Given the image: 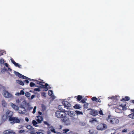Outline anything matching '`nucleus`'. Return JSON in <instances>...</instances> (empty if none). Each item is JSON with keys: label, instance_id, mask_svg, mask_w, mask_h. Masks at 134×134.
<instances>
[{"label": "nucleus", "instance_id": "13", "mask_svg": "<svg viewBox=\"0 0 134 134\" xmlns=\"http://www.w3.org/2000/svg\"><path fill=\"white\" fill-rule=\"evenodd\" d=\"M38 113L39 115L36 117V119L38 123H40L42 121V116H40L41 115L42 113L40 111H38Z\"/></svg>", "mask_w": 134, "mask_h": 134}, {"label": "nucleus", "instance_id": "7", "mask_svg": "<svg viewBox=\"0 0 134 134\" xmlns=\"http://www.w3.org/2000/svg\"><path fill=\"white\" fill-rule=\"evenodd\" d=\"M62 104L64 106V109L70 110L69 108L71 107L70 103L68 102L63 101L62 102Z\"/></svg>", "mask_w": 134, "mask_h": 134}, {"label": "nucleus", "instance_id": "29", "mask_svg": "<svg viewBox=\"0 0 134 134\" xmlns=\"http://www.w3.org/2000/svg\"><path fill=\"white\" fill-rule=\"evenodd\" d=\"M128 117L134 119V113H132L128 116Z\"/></svg>", "mask_w": 134, "mask_h": 134}, {"label": "nucleus", "instance_id": "19", "mask_svg": "<svg viewBox=\"0 0 134 134\" xmlns=\"http://www.w3.org/2000/svg\"><path fill=\"white\" fill-rule=\"evenodd\" d=\"M74 108L76 109H79L81 108V106L78 104H76L74 106Z\"/></svg>", "mask_w": 134, "mask_h": 134}, {"label": "nucleus", "instance_id": "20", "mask_svg": "<svg viewBox=\"0 0 134 134\" xmlns=\"http://www.w3.org/2000/svg\"><path fill=\"white\" fill-rule=\"evenodd\" d=\"M10 105L12 107V108H13L14 109L17 110V109L18 107L16 105L13 104V103H11L10 104Z\"/></svg>", "mask_w": 134, "mask_h": 134}, {"label": "nucleus", "instance_id": "30", "mask_svg": "<svg viewBox=\"0 0 134 134\" xmlns=\"http://www.w3.org/2000/svg\"><path fill=\"white\" fill-rule=\"evenodd\" d=\"M130 100V98L127 96H126L124 98L122 99V101H124L125 100L127 101Z\"/></svg>", "mask_w": 134, "mask_h": 134}, {"label": "nucleus", "instance_id": "40", "mask_svg": "<svg viewBox=\"0 0 134 134\" xmlns=\"http://www.w3.org/2000/svg\"><path fill=\"white\" fill-rule=\"evenodd\" d=\"M43 122L45 124L47 125L48 127L50 125L48 123L47 121H44Z\"/></svg>", "mask_w": 134, "mask_h": 134}, {"label": "nucleus", "instance_id": "10", "mask_svg": "<svg viewBox=\"0 0 134 134\" xmlns=\"http://www.w3.org/2000/svg\"><path fill=\"white\" fill-rule=\"evenodd\" d=\"M42 80V91H47L48 89L51 88V87L48 84L46 83L44 85H43V84L44 83V82Z\"/></svg>", "mask_w": 134, "mask_h": 134}, {"label": "nucleus", "instance_id": "23", "mask_svg": "<svg viewBox=\"0 0 134 134\" xmlns=\"http://www.w3.org/2000/svg\"><path fill=\"white\" fill-rule=\"evenodd\" d=\"M118 97L117 96H112L110 97H108V98H110L112 99H113L114 101H116L117 100V98Z\"/></svg>", "mask_w": 134, "mask_h": 134}, {"label": "nucleus", "instance_id": "21", "mask_svg": "<svg viewBox=\"0 0 134 134\" xmlns=\"http://www.w3.org/2000/svg\"><path fill=\"white\" fill-rule=\"evenodd\" d=\"M92 100L93 101H95L96 102H100L99 101V99H98L96 98V97H94L92 98Z\"/></svg>", "mask_w": 134, "mask_h": 134}, {"label": "nucleus", "instance_id": "58", "mask_svg": "<svg viewBox=\"0 0 134 134\" xmlns=\"http://www.w3.org/2000/svg\"><path fill=\"white\" fill-rule=\"evenodd\" d=\"M42 96L45 97L46 96V93L44 92H42Z\"/></svg>", "mask_w": 134, "mask_h": 134}, {"label": "nucleus", "instance_id": "24", "mask_svg": "<svg viewBox=\"0 0 134 134\" xmlns=\"http://www.w3.org/2000/svg\"><path fill=\"white\" fill-rule=\"evenodd\" d=\"M76 113V115L77 114L78 115H82L83 114V113L82 111H80L78 110H76L75 111Z\"/></svg>", "mask_w": 134, "mask_h": 134}, {"label": "nucleus", "instance_id": "6", "mask_svg": "<svg viewBox=\"0 0 134 134\" xmlns=\"http://www.w3.org/2000/svg\"><path fill=\"white\" fill-rule=\"evenodd\" d=\"M107 127V125L105 124H101L97 126V129L99 130L102 131L106 129Z\"/></svg>", "mask_w": 134, "mask_h": 134}, {"label": "nucleus", "instance_id": "64", "mask_svg": "<svg viewBox=\"0 0 134 134\" xmlns=\"http://www.w3.org/2000/svg\"><path fill=\"white\" fill-rule=\"evenodd\" d=\"M8 70H9L10 71H12V69H10V68H8Z\"/></svg>", "mask_w": 134, "mask_h": 134}, {"label": "nucleus", "instance_id": "63", "mask_svg": "<svg viewBox=\"0 0 134 134\" xmlns=\"http://www.w3.org/2000/svg\"><path fill=\"white\" fill-rule=\"evenodd\" d=\"M4 65H5V66L6 67H8V64L7 63H5L4 64Z\"/></svg>", "mask_w": 134, "mask_h": 134}, {"label": "nucleus", "instance_id": "4", "mask_svg": "<svg viewBox=\"0 0 134 134\" xmlns=\"http://www.w3.org/2000/svg\"><path fill=\"white\" fill-rule=\"evenodd\" d=\"M64 111L65 112H67V114L68 115L72 118L71 119L72 120H73L74 119H76L74 118V117L76 115L75 111H70L69 110H67V109L65 110V109H64Z\"/></svg>", "mask_w": 134, "mask_h": 134}, {"label": "nucleus", "instance_id": "44", "mask_svg": "<svg viewBox=\"0 0 134 134\" xmlns=\"http://www.w3.org/2000/svg\"><path fill=\"white\" fill-rule=\"evenodd\" d=\"M36 106H35L33 109V110L32 111V113L34 114L35 113L36 111Z\"/></svg>", "mask_w": 134, "mask_h": 134}, {"label": "nucleus", "instance_id": "14", "mask_svg": "<svg viewBox=\"0 0 134 134\" xmlns=\"http://www.w3.org/2000/svg\"><path fill=\"white\" fill-rule=\"evenodd\" d=\"M48 94L49 96H51L53 99H54L55 98V96L53 95L54 94L53 91L52 90H49L48 91Z\"/></svg>", "mask_w": 134, "mask_h": 134}, {"label": "nucleus", "instance_id": "33", "mask_svg": "<svg viewBox=\"0 0 134 134\" xmlns=\"http://www.w3.org/2000/svg\"><path fill=\"white\" fill-rule=\"evenodd\" d=\"M32 123L33 125L35 126L36 127L37 126L36 125L37 124V123L36 121L34 120H33L32 121Z\"/></svg>", "mask_w": 134, "mask_h": 134}, {"label": "nucleus", "instance_id": "31", "mask_svg": "<svg viewBox=\"0 0 134 134\" xmlns=\"http://www.w3.org/2000/svg\"><path fill=\"white\" fill-rule=\"evenodd\" d=\"M14 65L16 67H18L19 68H22V66L21 65H19L18 63H16V64H14Z\"/></svg>", "mask_w": 134, "mask_h": 134}, {"label": "nucleus", "instance_id": "54", "mask_svg": "<svg viewBox=\"0 0 134 134\" xmlns=\"http://www.w3.org/2000/svg\"><path fill=\"white\" fill-rule=\"evenodd\" d=\"M134 133V130L132 131H130L129 133V134H133Z\"/></svg>", "mask_w": 134, "mask_h": 134}, {"label": "nucleus", "instance_id": "1", "mask_svg": "<svg viewBox=\"0 0 134 134\" xmlns=\"http://www.w3.org/2000/svg\"><path fill=\"white\" fill-rule=\"evenodd\" d=\"M106 119L108 122L113 124H117L119 122L118 119L112 117L110 115L108 116V117Z\"/></svg>", "mask_w": 134, "mask_h": 134}, {"label": "nucleus", "instance_id": "61", "mask_svg": "<svg viewBox=\"0 0 134 134\" xmlns=\"http://www.w3.org/2000/svg\"><path fill=\"white\" fill-rule=\"evenodd\" d=\"M24 82H25L26 83H28L29 82V81L26 80H25L24 81Z\"/></svg>", "mask_w": 134, "mask_h": 134}, {"label": "nucleus", "instance_id": "26", "mask_svg": "<svg viewBox=\"0 0 134 134\" xmlns=\"http://www.w3.org/2000/svg\"><path fill=\"white\" fill-rule=\"evenodd\" d=\"M2 105L4 107H6L7 106V104L5 101L3 100L2 101Z\"/></svg>", "mask_w": 134, "mask_h": 134}, {"label": "nucleus", "instance_id": "62", "mask_svg": "<svg viewBox=\"0 0 134 134\" xmlns=\"http://www.w3.org/2000/svg\"><path fill=\"white\" fill-rule=\"evenodd\" d=\"M64 130L65 131L64 132L65 133H66L67 132L69 131V129H66L65 130Z\"/></svg>", "mask_w": 134, "mask_h": 134}, {"label": "nucleus", "instance_id": "8", "mask_svg": "<svg viewBox=\"0 0 134 134\" xmlns=\"http://www.w3.org/2000/svg\"><path fill=\"white\" fill-rule=\"evenodd\" d=\"M17 111L20 114H25L27 112L25 108L23 106L18 107Z\"/></svg>", "mask_w": 134, "mask_h": 134}, {"label": "nucleus", "instance_id": "3", "mask_svg": "<svg viewBox=\"0 0 134 134\" xmlns=\"http://www.w3.org/2000/svg\"><path fill=\"white\" fill-rule=\"evenodd\" d=\"M66 114L65 113L60 111H57L55 114V116L58 118H64L66 116Z\"/></svg>", "mask_w": 134, "mask_h": 134}, {"label": "nucleus", "instance_id": "51", "mask_svg": "<svg viewBox=\"0 0 134 134\" xmlns=\"http://www.w3.org/2000/svg\"><path fill=\"white\" fill-rule=\"evenodd\" d=\"M79 124L80 125H85V123L84 122H80L79 123Z\"/></svg>", "mask_w": 134, "mask_h": 134}, {"label": "nucleus", "instance_id": "53", "mask_svg": "<svg viewBox=\"0 0 134 134\" xmlns=\"http://www.w3.org/2000/svg\"><path fill=\"white\" fill-rule=\"evenodd\" d=\"M99 113L100 115H103V112H102V111L101 110H100L99 111Z\"/></svg>", "mask_w": 134, "mask_h": 134}, {"label": "nucleus", "instance_id": "32", "mask_svg": "<svg viewBox=\"0 0 134 134\" xmlns=\"http://www.w3.org/2000/svg\"><path fill=\"white\" fill-rule=\"evenodd\" d=\"M26 127L28 129L30 130L33 128V127L32 126L29 125H26Z\"/></svg>", "mask_w": 134, "mask_h": 134}, {"label": "nucleus", "instance_id": "56", "mask_svg": "<svg viewBox=\"0 0 134 134\" xmlns=\"http://www.w3.org/2000/svg\"><path fill=\"white\" fill-rule=\"evenodd\" d=\"M122 132H127V129H124V130H123L122 131Z\"/></svg>", "mask_w": 134, "mask_h": 134}, {"label": "nucleus", "instance_id": "17", "mask_svg": "<svg viewBox=\"0 0 134 134\" xmlns=\"http://www.w3.org/2000/svg\"><path fill=\"white\" fill-rule=\"evenodd\" d=\"M89 132L90 134H97L98 132L96 130H90L89 131Z\"/></svg>", "mask_w": 134, "mask_h": 134}, {"label": "nucleus", "instance_id": "47", "mask_svg": "<svg viewBox=\"0 0 134 134\" xmlns=\"http://www.w3.org/2000/svg\"><path fill=\"white\" fill-rule=\"evenodd\" d=\"M10 60L12 62L13 64H14V63L15 64H16V62H15L14 61V60H13V59L12 58H11V59H10Z\"/></svg>", "mask_w": 134, "mask_h": 134}, {"label": "nucleus", "instance_id": "5", "mask_svg": "<svg viewBox=\"0 0 134 134\" xmlns=\"http://www.w3.org/2000/svg\"><path fill=\"white\" fill-rule=\"evenodd\" d=\"M13 112L10 110H8L6 113V116L3 115L2 117V120L3 122L6 121V118L9 117V118L10 117H13L12 116L13 115Z\"/></svg>", "mask_w": 134, "mask_h": 134}, {"label": "nucleus", "instance_id": "49", "mask_svg": "<svg viewBox=\"0 0 134 134\" xmlns=\"http://www.w3.org/2000/svg\"><path fill=\"white\" fill-rule=\"evenodd\" d=\"M34 91H40L39 88H35L34 89Z\"/></svg>", "mask_w": 134, "mask_h": 134}, {"label": "nucleus", "instance_id": "60", "mask_svg": "<svg viewBox=\"0 0 134 134\" xmlns=\"http://www.w3.org/2000/svg\"><path fill=\"white\" fill-rule=\"evenodd\" d=\"M35 133L36 134H42V132H35Z\"/></svg>", "mask_w": 134, "mask_h": 134}, {"label": "nucleus", "instance_id": "28", "mask_svg": "<svg viewBox=\"0 0 134 134\" xmlns=\"http://www.w3.org/2000/svg\"><path fill=\"white\" fill-rule=\"evenodd\" d=\"M49 129L51 130V131L52 132L54 133H56V132L55 131V129L53 127L51 126L49 127Z\"/></svg>", "mask_w": 134, "mask_h": 134}, {"label": "nucleus", "instance_id": "36", "mask_svg": "<svg viewBox=\"0 0 134 134\" xmlns=\"http://www.w3.org/2000/svg\"><path fill=\"white\" fill-rule=\"evenodd\" d=\"M125 105H122V104H121L120 106V107H122V109L123 110H125L126 109V107H125Z\"/></svg>", "mask_w": 134, "mask_h": 134}, {"label": "nucleus", "instance_id": "22", "mask_svg": "<svg viewBox=\"0 0 134 134\" xmlns=\"http://www.w3.org/2000/svg\"><path fill=\"white\" fill-rule=\"evenodd\" d=\"M16 82L22 86H23L24 85V83L23 81L19 80H16Z\"/></svg>", "mask_w": 134, "mask_h": 134}, {"label": "nucleus", "instance_id": "34", "mask_svg": "<svg viewBox=\"0 0 134 134\" xmlns=\"http://www.w3.org/2000/svg\"><path fill=\"white\" fill-rule=\"evenodd\" d=\"M0 62L1 66H2L3 65L4 63V60L3 59H2L0 60Z\"/></svg>", "mask_w": 134, "mask_h": 134}, {"label": "nucleus", "instance_id": "41", "mask_svg": "<svg viewBox=\"0 0 134 134\" xmlns=\"http://www.w3.org/2000/svg\"><path fill=\"white\" fill-rule=\"evenodd\" d=\"M42 111H45L46 110V108L45 106L42 105Z\"/></svg>", "mask_w": 134, "mask_h": 134}, {"label": "nucleus", "instance_id": "2", "mask_svg": "<svg viewBox=\"0 0 134 134\" xmlns=\"http://www.w3.org/2000/svg\"><path fill=\"white\" fill-rule=\"evenodd\" d=\"M9 120L10 121V123L13 125L15 123H20L21 119L17 117H10L9 118Z\"/></svg>", "mask_w": 134, "mask_h": 134}, {"label": "nucleus", "instance_id": "45", "mask_svg": "<svg viewBox=\"0 0 134 134\" xmlns=\"http://www.w3.org/2000/svg\"><path fill=\"white\" fill-rule=\"evenodd\" d=\"M21 99H16V102L17 103H19L21 102Z\"/></svg>", "mask_w": 134, "mask_h": 134}, {"label": "nucleus", "instance_id": "11", "mask_svg": "<svg viewBox=\"0 0 134 134\" xmlns=\"http://www.w3.org/2000/svg\"><path fill=\"white\" fill-rule=\"evenodd\" d=\"M3 95L6 98H10L13 97V96L11 94L6 91H4Z\"/></svg>", "mask_w": 134, "mask_h": 134}, {"label": "nucleus", "instance_id": "37", "mask_svg": "<svg viewBox=\"0 0 134 134\" xmlns=\"http://www.w3.org/2000/svg\"><path fill=\"white\" fill-rule=\"evenodd\" d=\"M25 132V131L24 130H21L18 131V133L20 134L22 133Z\"/></svg>", "mask_w": 134, "mask_h": 134}, {"label": "nucleus", "instance_id": "59", "mask_svg": "<svg viewBox=\"0 0 134 134\" xmlns=\"http://www.w3.org/2000/svg\"><path fill=\"white\" fill-rule=\"evenodd\" d=\"M25 120L27 122H28L29 121V119L27 117H26L25 118Z\"/></svg>", "mask_w": 134, "mask_h": 134}, {"label": "nucleus", "instance_id": "52", "mask_svg": "<svg viewBox=\"0 0 134 134\" xmlns=\"http://www.w3.org/2000/svg\"><path fill=\"white\" fill-rule=\"evenodd\" d=\"M33 108V107H29L27 108V110H30Z\"/></svg>", "mask_w": 134, "mask_h": 134}, {"label": "nucleus", "instance_id": "42", "mask_svg": "<svg viewBox=\"0 0 134 134\" xmlns=\"http://www.w3.org/2000/svg\"><path fill=\"white\" fill-rule=\"evenodd\" d=\"M6 70H7V69L5 67H4L3 68L1 72L4 73Z\"/></svg>", "mask_w": 134, "mask_h": 134}, {"label": "nucleus", "instance_id": "46", "mask_svg": "<svg viewBox=\"0 0 134 134\" xmlns=\"http://www.w3.org/2000/svg\"><path fill=\"white\" fill-rule=\"evenodd\" d=\"M62 106L61 105H59L58 106V108L59 110H64V109H63V108L62 107Z\"/></svg>", "mask_w": 134, "mask_h": 134}, {"label": "nucleus", "instance_id": "38", "mask_svg": "<svg viewBox=\"0 0 134 134\" xmlns=\"http://www.w3.org/2000/svg\"><path fill=\"white\" fill-rule=\"evenodd\" d=\"M88 104L87 103H86L84 104L83 106L85 108H88Z\"/></svg>", "mask_w": 134, "mask_h": 134}, {"label": "nucleus", "instance_id": "57", "mask_svg": "<svg viewBox=\"0 0 134 134\" xmlns=\"http://www.w3.org/2000/svg\"><path fill=\"white\" fill-rule=\"evenodd\" d=\"M15 95H16L17 96H19L20 95H21V94H20V93H17L15 94Z\"/></svg>", "mask_w": 134, "mask_h": 134}, {"label": "nucleus", "instance_id": "12", "mask_svg": "<svg viewBox=\"0 0 134 134\" xmlns=\"http://www.w3.org/2000/svg\"><path fill=\"white\" fill-rule=\"evenodd\" d=\"M62 121L64 122L66 125H69L70 124V121L69 120V118L66 117V116L62 120Z\"/></svg>", "mask_w": 134, "mask_h": 134}, {"label": "nucleus", "instance_id": "35", "mask_svg": "<svg viewBox=\"0 0 134 134\" xmlns=\"http://www.w3.org/2000/svg\"><path fill=\"white\" fill-rule=\"evenodd\" d=\"M30 86L31 87H34V86H35L36 87H37V86L36 85H35V84L33 82H31L30 83Z\"/></svg>", "mask_w": 134, "mask_h": 134}, {"label": "nucleus", "instance_id": "55", "mask_svg": "<svg viewBox=\"0 0 134 134\" xmlns=\"http://www.w3.org/2000/svg\"><path fill=\"white\" fill-rule=\"evenodd\" d=\"M37 83L38 84H40V85H42V82L37 81Z\"/></svg>", "mask_w": 134, "mask_h": 134}, {"label": "nucleus", "instance_id": "50", "mask_svg": "<svg viewBox=\"0 0 134 134\" xmlns=\"http://www.w3.org/2000/svg\"><path fill=\"white\" fill-rule=\"evenodd\" d=\"M36 96V95H32L30 99L31 100L32 99Z\"/></svg>", "mask_w": 134, "mask_h": 134}, {"label": "nucleus", "instance_id": "25", "mask_svg": "<svg viewBox=\"0 0 134 134\" xmlns=\"http://www.w3.org/2000/svg\"><path fill=\"white\" fill-rule=\"evenodd\" d=\"M31 95V94L29 92H26L25 94V96L29 99H30V97Z\"/></svg>", "mask_w": 134, "mask_h": 134}, {"label": "nucleus", "instance_id": "43", "mask_svg": "<svg viewBox=\"0 0 134 134\" xmlns=\"http://www.w3.org/2000/svg\"><path fill=\"white\" fill-rule=\"evenodd\" d=\"M87 100V99L86 98H84L82 100L81 102L82 103H85L86 101Z\"/></svg>", "mask_w": 134, "mask_h": 134}, {"label": "nucleus", "instance_id": "16", "mask_svg": "<svg viewBox=\"0 0 134 134\" xmlns=\"http://www.w3.org/2000/svg\"><path fill=\"white\" fill-rule=\"evenodd\" d=\"M90 114L92 115L95 116L98 114V112L97 110H93L91 111Z\"/></svg>", "mask_w": 134, "mask_h": 134}, {"label": "nucleus", "instance_id": "39", "mask_svg": "<svg viewBox=\"0 0 134 134\" xmlns=\"http://www.w3.org/2000/svg\"><path fill=\"white\" fill-rule=\"evenodd\" d=\"M82 98V97L80 95H79L77 96V100L79 101H80L81 100Z\"/></svg>", "mask_w": 134, "mask_h": 134}, {"label": "nucleus", "instance_id": "9", "mask_svg": "<svg viewBox=\"0 0 134 134\" xmlns=\"http://www.w3.org/2000/svg\"><path fill=\"white\" fill-rule=\"evenodd\" d=\"M14 74L17 76L19 77L20 78L24 79H26L29 80H30L31 79L23 75L20 74L19 72L14 71Z\"/></svg>", "mask_w": 134, "mask_h": 134}, {"label": "nucleus", "instance_id": "27", "mask_svg": "<svg viewBox=\"0 0 134 134\" xmlns=\"http://www.w3.org/2000/svg\"><path fill=\"white\" fill-rule=\"evenodd\" d=\"M90 121L91 122H93L94 121H96L97 122H98V121L96 119H94L92 118L90 120Z\"/></svg>", "mask_w": 134, "mask_h": 134}, {"label": "nucleus", "instance_id": "48", "mask_svg": "<svg viewBox=\"0 0 134 134\" xmlns=\"http://www.w3.org/2000/svg\"><path fill=\"white\" fill-rule=\"evenodd\" d=\"M20 93L21 95H24L25 94V92L24 91L21 90L20 91Z\"/></svg>", "mask_w": 134, "mask_h": 134}, {"label": "nucleus", "instance_id": "18", "mask_svg": "<svg viewBox=\"0 0 134 134\" xmlns=\"http://www.w3.org/2000/svg\"><path fill=\"white\" fill-rule=\"evenodd\" d=\"M27 132L30 133L31 134H36L35 133V131L33 128L30 131H27Z\"/></svg>", "mask_w": 134, "mask_h": 134}, {"label": "nucleus", "instance_id": "15", "mask_svg": "<svg viewBox=\"0 0 134 134\" xmlns=\"http://www.w3.org/2000/svg\"><path fill=\"white\" fill-rule=\"evenodd\" d=\"M3 133L5 134H14V132L12 131L9 130L4 131L3 132Z\"/></svg>", "mask_w": 134, "mask_h": 134}]
</instances>
